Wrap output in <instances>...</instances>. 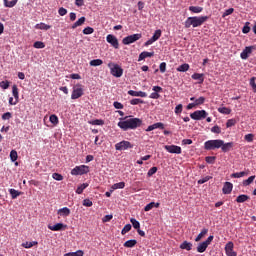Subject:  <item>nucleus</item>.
<instances>
[{
  "mask_svg": "<svg viewBox=\"0 0 256 256\" xmlns=\"http://www.w3.org/2000/svg\"><path fill=\"white\" fill-rule=\"evenodd\" d=\"M143 125V120L140 118H129L124 121L118 122V127L123 131H129V129H137Z\"/></svg>",
  "mask_w": 256,
  "mask_h": 256,
  "instance_id": "1",
  "label": "nucleus"
},
{
  "mask_svg": "<svg viewBox=\"0 0 256 256\" xmlns=\"http://www.w3.org/2000/svg\"><path fill=\"white\" fill-rule=\"evenodd\" d=\"M209 19V16H193L188 17L184 22V27L189 29L190 27H201L205 21Z\"/></svg>",
  "mask_w": 256,
  "mask_h": 256,
  "instance_id": "2",
  "label": "nucleus"
},
{
  "mask_svg": "<svg viewBox=\"0 0 256 256\" xmlns=\"http://www.w3.org/2000/svg\"><path fill=\"white\" fill-rule=\"evenodd\" d=\"M221 145H223V140H208L204 143V149L206 151H215V149H221Z\"/></svg>",
  "mask_w": 256,
  "mask_h": 256,
  "instance_id": "3",
  "label": "nucleus"
},
{
  "mask_svg": "<svg viewBox=\"0 0 256 256\" xmlns=\"http://www.w3.org/2000/svg\"><path fill=\"white\" fill-rule=\"evenodd\" d=\"M213 239H215V237L213 235H211L205 241L200 242L196 248L197 252L205 253V251H207V247H209V245H211V243H213Z\"/></svg>",
  "mask_w": 256,
  "mask_h": 256,
  "instance_id": "4",
  "label": "nucleus"
},
{
  "mask_svg": "<svg viewBox=\"0 0 256 256\" xmlns=\"http://www.w3.org/2000/svg\"><path fill=\"white\" fill-rule=\"evenodd\" d=\"M108 67L110 69V73L111 75H113V77H123V68H121V66H119V64H114V63H109Z\"/></svg>",
  "mask_w": 256,
  "mask_h": 256,
  "instance_id": "5",
  "label": "nucleus"
},
{
  "mask_svg": "<svg viewBox=\"0 0 256 256\" xmlns=\"http://www.w3.org/2000/svg\"><path fill=\"white\" fill-rule=\"evenodd\" d=\"M83 95H84L83 85L76 84L73 87L71 99H73V100L79 99V98L83 97Z\"/></svg>",
  "mask_w": 256,
  "mask_h": 256,
  "instance_id": "6",
  "label": "nucleus"
},
{
  "mask_svg": "<svg viewBox=\"0 0 256 256\" xmlns=\"http://www.w3.org/2000/svg\"><path fill=\"white\" fill-rule=\"evenodd\" d=\"M89 173V166L80 165L71 170V175H87Z\"/></svg>",
  "mask_w": 256,
  "mask_h": 256,
  "instance_id": "7",
  "label": "nucleus"
},
{
  "mask_svg": "<svg viewBox=\"0 0 256 256\" xmlns=\"http://www.w3.org/2000/svg\"><path fill=\"white\" fill-rule=\"evenodd\" d=\"M142 37L143 35L141 34H132L124 37L122 40V43L123 45H131V43H135V41H139V39H141Z\"/></svg>",
  "mask_w": 256,
  "mask_h": 256,
  "instance_id": "8",
  "label": "nucleus"
},
{
  "mask_svg": "<svg viewBox=\"0 0 256 256\" xmlns=\"http://www.w3.org/2000/svg\"><path fill=\"white\" fill-rule=\"evenodd\" d=\"M116 151H127V149H133V144L131 142L123 140L115 144Z\"/></svg>",
  "mask_w": 256,
  "mask_h": 256,
  "instance_id": "9",
  "label": "nucleus"
},
{
  "mask_svg": "<svg viewBox=\"0 0 256 256\" xmlns=\"http://www.w3.org/2000/svg\"><path fill=\"white\" fill-rule=\"evenodd\" d=\"M207 115V111L205 110H196L190 114V117L194 121H201V119H206Z\"/></svg>",
  "mask_w": 256,
  "mask_h": 256,
  "instance_id": "10",
  "label": "nucleus"
},
{
  "mask_svg": "<svg viewBox=\"0 0 256 256\" xmlns=\"http://www.w3.org/2000/svg\"><path fill=\"white\" fill-rule=\"evenodd\" d=\"M161 30L158 29L154 32L153 36L144 43L145 47H149V45H153V43H155V41H159V39H161Z\"/></svg>",
  "mask_w": 256,
  "mask_h": 256,
  "instance_id": "11",
  "label": "nucleus"
},
{
  "mask_svg": "<svg viewBox=\"0 0 256 256\" xmlns=\"http://www.w3.org/2000/svg\"><path fill=\"white\" fill-rule=\"evenodd\" d=\"M106 41L113 47L114 49H119V40L113 34H108L106 36Z\"/></svg>",
  "mask_w": 256,
  "mask_h": 256,
  "instance_id": "12",
  "label": "nucleus"
},
{
  "mask_svg": "<svg viewBox=\"0 0 256 256\" xmlns=\"http://www.w3.org/2000/svg\"><path fill=\"white\" fill-rule=\"evenodd\" d=\"M256 47L255 46H246L245 49L241 52L240 57L243 60L249 59V56L253 51H255Z\"/></svg>",
  "mask_w": 256,
  "mask_h": 256,
  "instance_id": "13",
  "label": "nucleus"
},
{
  "mask_svg": "<svg viewBox=\"0 0 256 256\" xmlns=\"http://www.w3.org/2000/svg\"><path fill=\"white\" fill-rule=\"evenodd\" d=\"M235 247V244H233V242H228L225 245V253L227 256H237V252H235V250H233Z\"/></svg>",
  "mask_w": 256,
  "mask_h": 256,
  "instance_id": "14",
  "label": "nucleus"
},
{
  "mask_svg": "<svg viewBox=\"0 0 256 256\" xmlns=\"http://www.w3.org/2000/svg\"><path fill=\"white\" fill-rule=\"evenodd\" d=\"M164 149L168 151V153H174L176 155H181V147L177 145H166Z\"/></svg>",
  "mask_w": 256,
  "mask_h": 256,
  "instance_id": "15",
  "label": "nucleus"
},
{
  "mask_svg": "<svg viewBox=\"0 0 256 256\" xmlns=\"http://www.w3.org/2000/svg\"><path fill=\"white\" fill-rule=\"evenodd\" d=\"M48 229H50V231H65L67 224L57 223L55 225H48Z\"/></svg>",
  "mask_w": 256,
  "mask_h": 256,
  "instance_id": "16",
  "label": "nucleus"
},
{
  "mask_svg": "<svg viewBox=\"0 0 256 256\" xmlns=\"http://www.w3.org/2000/svg\"><path fill=\"white\" fill-rule=\"evenodd\" d=\"M233 145V142L225 143V141L222 140V145L220 146V149L223 153H229V151L233 149Z\"/></svg>",
  "mask_w": 256,
  "mask_h": 256,
  "instance_id": "17",
  "label": "nucleus"
},
{
  "mask_svg": "<svg viewBox=\"0 0 256 256\" xmlns=\"http://www.w3.org/2000/svg\"><path fill=\"white\" fill-rule=\"evenodd\" d=\"M222 191H223L224 195H229L231 193V191H233V183L225 182L224 186L222 188Z\"/></svg>",
  "mask_w": 256,
  "mask_h": 256,
  "instance_id": "18",
  "label": "nucleus"
},
{
  "mask_svg": "<svg viewBox=\"0 0 256 256\" xmlns=\"http://www.w3.org/2000/svg\"><path fill=\"white\" fill-rule=\"evenodd\" d=\"M58 215H60V217H69L71 215V209L68 207L60 208L58 210Z\"/></svg>",
  "mask_w": 256,
  "mask_h": 256,
  "instance_id": "19",
  "label": "nucleus"
},
{
  "mask_svg": "<svg viewBox=\"0 0 256 256\" xmlns=\"http://www.w3.org/2000/svg\"><path fill=\"white\" fill-rule=\"evenodd\" d=\"M128 95H131V97H147V92L129 90Z\"/></svg>",
  "mask_w": 256,
  "mask_h": 256,
  "instance_id": "20",
  "label": "nucleus"
},
{
  "mask_svg": "<svg viewBox=\"0 0 256 256\" xmlns=\"http://www.w3.org/2000/svg\"><path fill=\"white\" fill-rule=\"evenodd\" d=\"M247 175H249V172L247 171H242V172H236V173H232L230 175V177L232 179H241V177H247Z\"/></svg>",
  "mask_w": 256,
  "mask_h": 256,
  "instance_id": "21",
  "label": "nucleus"
},
{
  "mask_svg": "<svg viewBox=\"0 0 256 256\" xmlns=\"http://www.w3.org/2000/svg\"><path fill=\"white\" fill-rule=\"evenodd\" d=\"M154 55H155V52L144 51V52L140 53L138 61H143V60L147 59V57H153Z\"/></svg>",
  "mask_w": 256,
  "mask_h": 256,
  "instance_id": "22",
  "label": "nucleus"
},
{
  "mask_svg": "<svg viewBox=\"0 0 256 256\" xmlns=\"http://www.w3.org/2000/svg\"><path fill=\"white\" fill-rule=\"evenodd\" d=\"M207 233H209V229L207 228L202 229V231L195 238V242L199 243V241H201V239H203L205 235H207Z\"/></svg>",
  "mask_w": 256,
  "mask_h": 256,
  "instance_id": "23",
  "label": "nucleus"
},
{
  "mask_svg": "<svg viewBox=\"0 0 256 256\" xmlns=\"http://www.w3.org/2000/svg\"><path fill=\"white\" fill-rule=\"evenodd\" d=\"M180 249H185L186 251H191V249H193V243L184 241L180 244Z\"/></svg>",
  "mask_w": 256,
  "mask_h": 256,
  "instance_id": "24",
  "label": "nucleus"
},
{
  "mask_svg": "<svg viewBox=\"0 0 256 256\" xmlns=\"http://www.w3.org/2000/svg\"><path fill=\"white\" fill-rule=\"evenodd\" d=\"M35 29H40L41 31H49V29H51V25H47L41 22L35 25Z\"/></svg>",
  "mask_w": 256,
  "mask_h": 256,
  "instance_id": "25",
  "label": "nucleus"
},
{
  "mask_svg": "<svg viewBox=\"0 0 256 256\" xmlns=\"http://www.w3.org/2000/svg\"><path fill=\"white\" fill-rule=\"evenodd\" d=\"M9 193H10L12 199H17V197H19L20 195H23V192L18 191L13 188L9 189Z\"/></svg>",
  "mask_w": 256,
  "mask_h": 256,
  "instance_id": "26",
  "label": "nucleus"
},
{
  "mask_svg": "<svg viewBox=\"0 0 256 256\" xmlns=\"http://www.w3.org/2000/svg\"><path fill=\"white\" fill-rule=\"evenodd\" d=\"M250 197L246 194H241L236 198V203H245V201H249Z\"/></svg>",
  "mask_w": 256,
  "mask_h": 256,
  "instance_id": "27",
  "label": "nucleus"
},
{
  "mask_svg": "<svg viewBox=\"0 0 256 256\" xmlns=\"http://www.w3.org/2000/svg\"><path fill=\"white\" fill-rule=\"evenodd\" d=\"M192 79H194L195 81H199V83H203L205 81L204 75L199 73H194L192 75Z\"/></svg>",
  "mask_w": 256,
  "mask_h": 256,
  "instance_id": "28",
  "label": "nucleus"
},
{
  "mask_svg": "<svg viewBox=\"0 0 256 256\" xmlns=\"http://www.w3.org/2000/svg\"><path fill=\"white\" fill-rule=\"evenodd\" d=\"M85 17L82 16L81 18L78 19V21H76L73 25H72V29H77V27H81V25H83L85 23Z\"/></svg>",
  "mask_w": 256,
  "mask_h": 256,
  "instance_id": "29",
  "label": "nucleus"
},
{
  "mask_svg": "<svg viewBox=\"0 0 256 256\" xmlns=\"http://www.w3.org/2000/svg\"><path fill=\"white\" fill-rule=\"evenodd\" d=\"M176 71H178L179 73H186V71H189V64L184 63L180 65L178 68H176Z\"/></svg>",
  "mask_w": 256,
  "mask_h": 256,
  "instance_id": "30",
  "label": "nucleus"
},
{
  "mask_svg": "<svg viewBox=\"0 0 256 256\" xmlns=\"http://www.w3.org/2000/svg\"><path fill=\"white\" fill-rule=\"evenodd\" d=\"M12 95L16 101H19V88L17 85L12 86Z\"/></svg>",
  "mask_w": 256,
  "mask_h": 256,
  "instance_id": "31",
  "label": "nucleus"
},
{
  "mask_svg": "<svg viewBox=\"0 0 256 256\" xmlns=\"http://www.w3.org/2000/svg\"><path fill=\"white\" fill-rule=\"evenodd\" d=\"M135 245H137V240L135 239L128 240L124 243V247H127L128 249L135 247Z\"/></svg>",
  "mask_w": 256,
  "mask_h": 256,
  "instance_id": "32",
  "label": "nucleus"
},
{
  "mask_svg": "<svg viewBox=\"0 0 256 256\" xmlns=\"http://www.w3.org/2000/svg\"><path fill=\"white\" fill-rule=\"evenodd\" d=\"M87 187H89L88 183H83L80 186H78V188L76 189L77 195H81V193H83V191H85V189H87Z\"/></svg>",
  "mask_w": 256,
  "mask_h": 256,
  "instance_id": "33",
  "label": "nucleus"
},
{
  "mask_svg": "<svg viewBox=\"0 0 256 256\" xmlns=\"http://www.w3.org/2000/svg\"><path fill=\"white\" fill-rule=\"evenodd\" d=\"M111 189L112 191H115L117 189H125V182L115 183L112 185Z\"/></svg>",
  "mask_w": 256,
  "mask_h": 256,
  "instance_id": "34",
  "label": "nucleus"
},
{
  "mask_svg": "<svg viewBox=\"0 0 256 256\" xmlns=\"http://www.w3.org/2000/svg\"><path fill=\"white\" fill-rule=\"evenodd\" d=\"M35 245H38L37 241L22 243V247H24V249H31V247H35Z\"/></svg>",
  "mask_w": 256,
  "mask_h": 256,
  "instance_id": "35",
  "label": "nucleus"
},
{
  "mask_svg": "<svg viewBox=\"0 0 256 256\" xmlns=\"http://www.w3.org/2000/svg\"><path fill=\"white\" fill-rule=\"evenodd\" d=\"M159 205H160L159 203L150 202L149 204H147V205L144 207V211H151V209H153V207L158 208Z\"/></svg>",
  "mask_w": 256,
  "mask_h": 256,
  "instance_id": "36",
  "label": "nucleus"
},
{
  "mask_svg": "<svg viewBox=\"0 0 256 256\" xmlns=\"http://www.w3.org/2000/svg\"><path fill=\"white\" fill-rule=\"evenodd\" d=\"M49 121L52 125H59V117L55 114L50 115Z\"/></svg>",
  "mask_w": 256,
  "mask_h": 256,
  "instance_id": "37",
  "label": "nucleus"
},
{
  "mask_svg": "<svg viewBox=\"0 0 256 256\" xmlns=\"http://www.w3.org/2000/svg\"><path fill=\"white\" fill-rule=\"evenodd\" d=\"M218 112L222 113V115H231V109L227 107L218 108Z\"/></svg>",
  "mask_w": 256,
  "mask_h": 256,
  "instance_id": "38",
  "label": "nucleus"
},
{
  "mask_svg": "<svg viewBox=\"0 0 256 256\" xmlns=\"http://www.w3.org/2000/svg\"><path fill=\"white\" fill-rule=\"evenodd\" d=\"M189 11L192 13H201L203 11V7L201 6H190Z\"/></svg>",
  "mask_w": 256,
  "mask_h": 256,
  "instance_id": "39",
  "label": "nucleus"
},
{
  "mask_svg": "<svg viewBox=\"0 0 256 256\" xmlns=\"http://www.w3.org/2000/svg\"><path fill=\"white\" fill-rule=\"evenodd\" d=\"M103 63V60L101 59H94L90 61V66L91 67H99Z\"/></svg>",
  "mask_w": 256,
  "mask_h": 256,
  "instance_id": "40",
  "label": "nucleus"
},
{
  "mask_svg": "<svg viewBox=\"0 0 256 256\" xmlns=\"http://www.w3.org/2000/svg\"><path fill=\"white\" fill-rule=\"evenodd\" d=\"M130 222H131L132 226L134 227V229H136V230L141 229V223H139V221H137V219L131 218Z\"/></svg>",
  "mask_w": 256,
  "mask_h": 256,
  "instance_id": "41",
  "label": "nucleus"
},
{
  "mask_svg": "<svg viewBox=\"0 0 256 256\" xmlns=\"http://www.w3.org/2000/svg\"><path fill=\"white\" fill-rule=\"evenodd\" d=\"M253 181H255V176H250L248 179L243 180L242 184L244 187H248Z\"/></svg>",
  "mask_w": 256,
  "mask_h": 256,
  "instance_id": "42",
  "label": "nucleus"
},
{
  "mask_svg": "<svg viewBox=\"0 0 256 256\" xmlns=\"http://www.w3.org/2000/svg\"><path fill=\"white\" fill-rule=\"evenodd\" d=\"M18 158H19V155L17 154V152L15 150H11L10 159L12 163H15V161H17Z\"/></svg>",
  "mask_w": 256,
  "mask_h": 256,
  "instance_id": "43",
  "label": "nucleus"
},
{
  "mask_svg": "<svg viewBox=\"0 0 256 256\" xmlns=\"http://www.w3.org/2000/svg\"><path fill=\"white\" fill-rule=\"evenodd\" d=\"M83 255H84L83 250H78L76 252L66 253L64 256H83Z\"/></svg>",
  "mask_w": 256,
  "mask_h": 256,
  "instance_id": "44",
  "label": "nucleus"
},
{
  "mask_svg": "<svg viewBox=\"0 0 256 256\" xmlns=\"http://www.w3.org/2000/svg\"><path fill=\"white\" fill-rule=\"evenodd\" d=\"M88 123L89 125H105V121L101 119L91 120Z\"/></svg>",
  "mask_w": 256,
  "mask_h": 256,
  "instance_id": "45",
  "label": "nucleus"
},
{
  "mask_svg": "<svg viewBox=\"0 0 256 256\" xmlns=\"http://www.w3.org/2000/svg\"><path fill=\"white\" fill-rule=\"evenodd\" d=\"M33 47L35 49H45V43H43L42 41H36L34 44H33Z\"/></svg>",
  "mask_w": 256,
  "mask_h": 256,
  "instance_id": "46",
  "label": "nucleus"
},
{
  "mask_svg": "<svg viewBox=\"0 0 256 256\" xmlns=\"http://www.w3.org/2000/svg\"><path fill=\"white\" fill-rule=\"evenodd\" d=\"M159 169L154 166L152 168L149 169V171L147 172V177H153V175H155V173H157Z\"/></svg>",
  "mask_w": 256,
  "mask_h": 256,
  "instance_id": "47",
  "label": "nucleus"
},
{
  "mask_svg": "<svg viewBox=\"0 0 256 256\" xmlns=\"http://www.w3.org/2000/svg\"><path fill=\"white\" fill-rule=\"evenodd\" d=\"M235 125H237V120L236 119H229L227 120L226 122V127L229 128V127H235Z\"/></svg>",
  "mask_w": 256,
  "mask_h": 256,
  "instance_id": "48",
  "label": "nucleus"
},
{
  "mask_svg": "<svg viewBox=\"0 0 256 256\" xmlns=\"http://www.w3.org/2000/svg\"><path fill=\"white\" fill-rule=\"evenodd\" d=\"M94 31H95V29H93L92 27L88 26V27L83 29V34L84 35H91V34L94 33Z\"/></svg>",
  "mask_w": 256,
  "mask_h": 256,
  "instance_id": "49",
  "label": "nucleus"
},
{
  "mask_svg": "<svg viewBox=\"0 0 256 256\" xmlns=\"http://www.w3.org/2000/svg\"><path fill=\"white\" fill-rule=\"evenodd\" d=\"M256 77H252L250 79V87H252L253 93H256Z\"/></svg>",
  "mask_w": 256,
  "mask_h": 256,
  "instance_id": "50",
  "label": "nucleus"
},
{
  "mask_svg": "<svg viewBox=\"0 0 256 256\" xmlns=\"http://www.w3.org/2000/svg\"><path fill=\"white\" fill-rule=\"evenodd\" d=\"M203 103H205V97L201 96L198 99L195 100L194 104L197 106L199 105H203Z\"/></svg>",
  "mask_w": 256,
  "mask_h": 256,
  "instance_id": "51",
  "label": "nucleus"
},
{
  "mask_svg": "<svg viewBox=\"0 0 256 256\" xmlns=\"http://www.w3.org/2000/svg\"><path fill=\"white\" fill-rule=\"evenodd\" d=\"M217 158L215 157V156H207L206 158H205V161H206V163H209L210 165H213V163H215V160H216Z\"/></svg>",
  "mask_w": 256,
  "mask_h": 256,
  "instance_id": "52",
  "label": "nucleus"
},
{
  "mask_svg": "<svg viewBox=\"0 0 256 256\" xmlns=\"http://www.w3.org/2000/svg\"><path fill=\"white\" fill-rule=\"evenodd\" d=\"M235 9L233 8H229L227 10H225V12L222 14V17L225 18V17H228V15H233Z\"/></svg>",
  "mask_w": 256,
  "mask_h": 256,
  "instance_id": "53",
  "label": "nucleus"
},
{
  "mask_svg": "<svg viewBox=\"0 0 256 256\" xmlns=\"http://www.w3.org/2000/svg\"><path fill=\"white\" fill-rule=\"evenodd\" d=\"M143 103H145V102L139 98H134L130 101V104H132V105H139V104H143Z\"/></svg>",
  "mask_w": 256,
  "mask_h": 256,
  "instance_id": "54",
  "label": "nucleus"
},
{
  "mask_svg": "<svg viewBox=\"0 0 256 256\" xmlns=\"http://www.w3.org/2000/svg\"><path fill=\"white\" fill-rule=\"evenodd\" d=\"M129 231H131V224H126V225L123 227L121 233H122V235H125L126 233H129Z\"/></svg>",
  "mask_w": 256,
  "mask_h": 256,
  "instance_id": "55",
  "label": "nucleus"
},
{
  "mask_svg": "<svg viewBox=\"0 0 256 256\" xmlns=\"http://www.w3.org/2000/svg\"><path fill=\"white\" fill-rule=\"evenodd\" d=\"M254 137H255V135H253V134H246V135L244 136V139H245V141H247L248 143H253Z\"/></svg>",
  "mask_w": 256,
  "mask_h": 256,
  "instance_id": "56",
  "label": "nucleus"
},
{
  "mask_svg": "<svg viewBox=\"0 0 256 256\" xmlns=\"http://www.w3.org/2000/svg\"><path fill=\"white\" fill-rule=\"evenodd\" d=\"M154 129H165V124H163V122H157L152 124Z\"/></svg>",
  "mask_w": 256,
  "mask_h": 256,
  "instance_id": "57",
  "label": "nucleus"
},
{
  "mask_svg": "<svg viewBox=\"0 0 256 256\" xmlns=\"http://www.w3.org/2000/svg\"><path fill=\"white\" fill-rule=\"evenodd\" d=\"M210 179H212L211 176H206L204 178H201L200 180H198V185H203V183H207V181H210Z\"/></svg>",
  "mask_w": 256,
  "mask_h": 256,
  "instance_id": "58",
  "label": "nucleus"
},
{
  "mask_svg": "<svg viewBox=\"0 0 256 256\" xmlns=\"http://www.w3.org/2000/svg\"><path fill=\"white\" fill-rule=\"evenodd\" d=\"M83 206L84 207H93V201L86 198V199L83 200Z\"/></svg>",
  "mask_w": 256,
  "mask_h": 256,
  "instance_id": "59",
  "label": "nucleus"
},
{
  "mask_svg": "<svg viewBox=\"0 0 256 256\" xmlns=\"http://www.w3.org/2000/svg\"><path fill=\"white\" fill-rule=\"evenodd\" d=\"M11 117H13V114H11V112H6L2 115L3 121H9V119H11Z\"/></svg>",
  "mask_w": 256,
  "mask_h": 256,
  "instance_id": "60",
  "label": "nucleus"
},
{
  "mask_svg": "<svg viewBox=\"0 0 256 256\" xmlns=\"http://www.w3.org/2000/svg\"><path fill=\"white\" fill-rule=\"evenodd\" d=\"M52 178H54L55 181H63V175H61L59 173H53Z\"/></svg>",
  "mask_w": 256,
  "mask_h": 256,
  "instance_id": "61",
  "label": "nucleus"
},
{
  "mask_svg": "<svg viewBox=\"0 0 256 256\" xmlns=\"http://www.w3.org/2000/svg\"><path fill=\"white\" fill-rule=\"evenodd\" d=\"M159 69H160V73H165V71H167V63L165 62L160 63Z\"/></svg>",
  "mask_w": 256,
  "mask_h": 256,
  "instance_id": "62",
  "label": "nucleus"
},
{
  "mask_svg": "<svg viewBox=\"0 0 256 256\" xmlns=\"http://www.w3.org/2000/svg\"><path fill=\"white\" fill-rule=\"evenodd\" d=\"M211 132L219 135L221 133V127L215 125L214 127L211 128Z\"/></svg>",
  "mask_w": 256,
  "mask_h": 256,
  "instance_id": "63",
  "label": "nucleus"
},
{
  "mask_svg": "<svg viewBox=\"0 0 256 256\" xmlns=\"http://www.w3.org/2000/svg\"><path fill=\"white\" fill-rule=\"evenodd\" d=\"M0 87H1V89H9V81H7V80L1 81Z\"/></svg>",
  "mask_w": 256,
  "mask_h": 256,
  "instance_id": "64",
  "label": "nucleus"
}]
</instances>
